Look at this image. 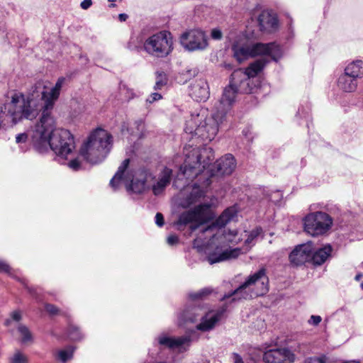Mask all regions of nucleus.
I'll use <instances>...</instances> for the list:
<instances>
[{"instance_id":"393cba45","label":"nucleus","mask_w":363,"mask_h":363,"mask_svg":"<svg viewBox=\"0 0 363 363\" xmlns=\"http://www.w3.org/2000/svg\"><path fill=\"white\" fill-rule=\"evenodd\" d=\"M332 247L327 245L317 250H312L311 262L315 265H321L330 256Z\"/></svg>"},{"instance_id":"7c9ffc66","label":"nucleus","mask_w":363,"mask_h":363,"mask_svg":"<svg viewBox=\"0 0 363 363\" xmlns=\"http://www.w3.org/2000/svg\"><path fill=\"white\" fill-rule=\"evenodd\" d=\"M212 292L211 288H204L196 292L190 293L189 296L193 301L203 299Z\"/></svg>"},{"instance_id":"473e14b6","label":"nucleus","mask_w":363,"mask_h":363,"mask_svg":"<svg viewBox=\"0 0 363 363\" xmlns=\"http://www.w3.org/2000/svg\"><path fill=\"white\" fill-rule=\"evenodd\" d=\"M232 360L233 363H257V359L255 357H242L238 353H233Z\"/></svg>"},{"instance_id":"f03ea898","label":"nucleus","mask_w":363,"mask_h":363,"mask_svg":"<svg viewBox=\"0 0 363 363\" xmlns=\"http://www.w3.org/2000/svg\"><path fill=\"white\" fill-rule=\"evenodd\" d=\"M130 162L125 159L118 167L117 172L110 181V186L113 190L119 189L120 186L125 184L128 191L135 193H142L147 189H152L155 196L161 194L165 188L170 184L172 177V170L164 167L156 179L151 172L141 169L136 173V178H133L132 173L125 171Z\"/></svg>"},{"instance_id":"ea45409f","label":"nucleus","mask_w":363,"mask_h":363,"mask_svg":"<svg viewBox=\"0 0 363 363\" xmlns=\"http://www.w3.org/2000/svg\"><path fill=\"white\" fill-rule=\"evenodd\" d=\"M322 320V318L320 315H311L308 320V323L312 325H318Z\"/></svg>"},{"instance_id":"aec40b11","label":"nucleus","mask_w":363,"mask_h":363,"mask_svg":"<svg viewBox=\"0 0 363 363\" xmlns=\"http://www.w3.org/2000/svg\"><path fill=\"white\" fill-rule=\"evenodd\" d=\"M241 253L240 248L225 249L217 246L214 251L208 252L206 260L210 264L224 262L230 259L238 257Z\"/></svg>"},{"instance_id":"a19ab883","label":"nucleus","mask_w":363,"mask_h":363,"mask_svg":"<svg viewBox=\"0 0 363 363\" xmlns=\"http://www.w3.org/2000/svg\"><path fill=\"white\" fill-rule=\"evenodd\" d=\"M45 310L48 313L51 315H56L58 313V308L52 304H46Z\"/></svg>"},{"instance_id":"a211bd4d","label":"nucleus","mask_w":363,"mask_h":363,"mask_svg":"<svg viewBox=\"0 0 363 363\" xmlns=\"http://www.w3.org/2000/svg\"><path fill=\"white\" fill-rule=\"evenodd\" d=\"M236 167V161L231 154H226L218 160L213 165L211 173H208V176L218 175H229L233 173Z\"/></svg>"},{"instance_id":"f704fd0d","label":"nucleus","mask_w":363,"mask_h":363,"mask_svg":"<svg viewBox=\"0 0 363 363\" xmlns=\"http://www.w3.org/2000/svg\"><path fill=\"white\" fill-rule=\"evenodd\" d=\"M262 229L256 228L252 230L250 234L248 235L247 238L245 240V243L247 247H250V245H254V240L261 234Z\"/></svg>"},{"instance_id":"1a4fd4ad","label":"nucleus","mask_w":363,"mask_h":363,"mask_svg":"<svg viewBox=\"0 0 363 363\" xmlns=\"http://www.w3.org/2000/svg\"><path fill=\"white\" fill-rule=\"evenodd\" d=\"M269 279L264 268L250 275L245 281L231 293L225 294L222 301H231L262 296L268 292Z\"/></svg>"},{"instance_id":"bb28decb","label":"nucleus","mask_w":363,"mask_h":363,"mask_svg":"<svg viewBox=\"0 0 363 363\" xmlns=\"http://www.w3.org/2000/svg\"><path fill=\"white\" fill-rule=\"evenodd\" d=\"M199 309L195 306L188 307L184 311L180 312L177 315V323L179 325H182L187 322H194L197 320L199 314L197 311Z\"/></svg>"},{"instance_id":"dca6fc26","label":"nucleus","mask_w":363,"mask_h":363,"mask_svg":"<svg viewBox=\"0 0 363 363\" xmlns=\"http://www.w3.org/2000/svg\"><path fill=\"white\" fill-rule=\"evenodd\" d=\"M265 363H294L295 354L289 348L270 349L263 354Z\"/></svg>"},{"instance_id":"bf43d9fd","label":"nucleus","mask_w":363,"mask_h":363,"mask_svg":"<svg viewBox=\"0 0 363 363\" xmlns=\"http://www.w3.org/2000/svg\"><path fill=\"white\" fill-rule=\"evenodd\" d=\"M361 287H362V289H363V281H362V283L361 284Z\"/></svg>"},{"instance_id":"f3484780","label":"nucleus","mask_w":363,"mask_h":363,"mask_svg":"<svg viewBox=\"0 0 363 363\" xmlns=\"http://www.w3.org/2000/svg\"><path fill=\"white\" fill-rule=\"evenodd\" d=\"M204 195V191L199 186H187L179 194V205L186 208L198 202Z\"/></svg>"},{"instance_id":"423d86ee","label":"nucleus","mask_w":363,"mask_h":363,"mask_svg":"<svg viewBox=\"0 0 363 363\" xmlns=\"http://www.w3.org/2000/svg\"><path fill=\"white\" fill-rule=\"evenodd\" d=\"M236 214L237 210L235 207L226 208L213 225L201 230L198 237L194 240V247L197 249L199 252H201L205 250L206 245L216 244V241L223 246L230 243H238L240 238L236 230L226 232L225 229H223V227L231 221Z\"/></svg>"},{"instance_id":"f8f14e48","label":"nucleus","mask_w":363,"mask_h":363,"mask_svg":"<svg viewBox=\"0 0 363 363\" xmlns=\"http://www.w3.org/2000/svg\"><path fill=\"white\" fill-rule=\"evenodd\" d=\"M143 49L151 56L165 57L173 50L172 36L166 30L153 34L145 40Z\"/></svg>"},{"instance_id":"9b49d317","label":"nucleus","mask_w":363,"mask_h":363,"mask_svg":"<svg viewBox=\"0 0 363 363\" xmlns=\"http://www.w3.org/2000/svg\"><path fill=\"white\" fill-rule=\"evenodd\" d=\"M213 217L211 204L203 203L179 214L178 219L173 223V225L177 230L182 231L187 225L193 224L191 225V229L194 230L198 225L207 223Z\"/></svg>"},{"instance_id":"2f4dec72","label":"nucleus","mask_w":363,"mask_h":363,"mask_svg":"<svg viewBox=\"0 0 363 363\" xmlns=\"http://www.w3.org/2000/svg\"><path fill=\"white\" fill-rule=\"evenodd\" d=\"M156 82L154 86L155 90H160L167 84L166 74L162 72H157Z\"/></svg>"},{"instance_id":"cd10ccee","label":"nucleus","mask_w":363,"mask_h":363,"mask_svg":"<svg viewBox=\"0 0 363 363\" xmlns=\"http://www.w3.org/2000/svg\"><path fill=\"white\" fill-rule=\"evenodd\" d=\"M75 348L72 346H67L65 348L57 350L55 352V359L62 362L66 363L73 357Z\"/></svg>"},{"instance_id":"79ce46f5","label":"nucleus","mask_w":363,"mask_h":363,"mask_svg":"<svg viewBox=\"0 0 363 363\" xmlns=\"http://www.w3.org/2000/svg\"><path fill=\"white\" fill-rule=\"evenodd\" d=\"M155 223L159 226L162 227L164 225V217L161 213H157L155 215Z\"/></svg>"},{"instance_id":"4468645a","label":"nucleus","mask_w":363,"mask_h":363,"mask_svg":"<svg viewBox=\"0 0 363 363\" xmlns=\"http://www.w3.org/2000/svg\"><path fill=\"white\" fill-rule=\"evenodd\" d=\"M305 231L317 236L325 233L332 225V219L325 213L315 212L306 216L303 220Z\"/></svg>"},{"instance_id":"72a5a7b5","label":"nucleus","mask_w":363,"mask_h":363,"mask_svg":"<svg viewBox=\"0 0 363 363\" xmlns=\"http://www.w3.org/2000/svg\"><path fill=\"white\" fill-rule=\"evenodd\" d=\"M18 331L21 335V341L23 342L31 340L32 336L30 332L26 325H20L18 327Z\"/></svg>"},{"instance_id":"c03bdc74","label":"nucleus","mask_w":363,"mask_h":363,"mask_svg":"<svg viewBox=\"0 0 363 363\" xmlns=\"http://www.w3.org/2000/svg\"><path fill=\"white\" fill-rule=\"evenodd\" d=\"M179 241V238L175 235H171L167 238V242L169 245H174Z\"/></svg>"},{"instance_id":"6ab92c4d","label":"nucleus","mask_w":363,"mask_h":363,"mask_svg":"<svg viewBox=\"0 0 363 363\" xmlns=\"http://www.w3.org/2000/svg\"><path fill=\"white\" fill-rule=\"evenodd\" d=\"M313 243L308 242L298 245L289 255L291 264L299 266L306 262H311Z\"/></svg>"},{"instance_id":"4d7b16f0","label":"nucleus","mask_w":363,"mask_h":363,"mask_svg":"<svg viewBox=\"0 0 363 363\" xmlns=\"http://www.w3.org/2000/svg\"><path fill=\"white\" fill-rule=\"evenodd\" d=\"M10 321H11V320H10L9 319L6 320V325H9V323H10Z\"/></svg>"},{"instance_id":"37998d69","label":"nucleus","mask_w":363,"mask_h":363,"mask_svg":"<svg viewBox=\"0 0 363 363\" xmlns=\"http://www.w3.org/2000/svg\"><path fill=\"white\" fill-rule=\"evenodd\" d=\"M211 35L214 40H220L222 38V32L219 29L215 28L212 30Z\"/></svg>"},{"instance_id":"a878e982","label":"nucleus","mask_w":363,"mask_h":363,"mask_svg":"<svg viewBox=\"0 0 363 363\" xmlns=\"http://www.w3.org/2000/svg\"><path fill=\"white\" fill-rule=\"evenodd\" d=\"M344 72L357 80L362 79L363 77V61L356 60L349 62L345 67Z\"/></svg>"},{"instance_id":"20e7f679","label":"nucleus","mask_w":363,"mask_h":363,"mask_svg":"<svg viewBox=\"0 0 363 363\" xmlns=\"http://www.w3.org/2000/svg\"><path fill=\"white\" fill-rule=\"evenodd\" d=\"M261 57L251 62L245 69H238L231 74L228 86L223 92L222 103L229 107L235 103L237 94L239 93H252L255 87L252 80L265 68L267 65L273 60L269 55H260Z\"/></svg>"},{"instance_id":"a18cd8bd","label":"nucleus","mask_w":363,"mask_h":363,"mask_svg":"<svg viewBox=\"0 0 363 363\" xmlns=\"http://www.w3.org/2000/svg\"><path fill=\"white\" fill-rule=\"evenodd\" d=\"M11 318L14 321H19L21 319V313L20 311H15L11 313Z\"/></svg>"},{"instance_id":"09e8293b","label":"nucleus","mask_w":363,"mask_h":363,"mask_svg":"<svg viewBox=\"0 0 363 363\" xmlns=\"http://www.w3.org/2000/svg\"><path fill=\"white\" fill-rule=\"evenodd\" d=\"M27 140V135L25 133L18 134L16 138L17 143H25Z\"/></svg>"},{"instance_id":"f257e3e1","label":"nucleus","mask_w":363,"mask_h":363,"mask_svg":"<svg viewBox=\"0 0 363 363\" xmlns=\"http://www.w3.org/2000/svg\"><path fill=\"white\" fill-rule=\"evenodd\" d=\"M67 79L59 77L55 84L48 91V82L38 80L33 84L27 95L16 92L11 101L6 105V110L14 123L22 120L33 121L41 113V125L49 130L54 123L52 111L58 99Z\"/></svg>"},{"instance_id":"9d476101","label":"nucleus","mask_w":363,"mask_h":363,"mask_svg":"<svg viewBox=\"0 0 363 363\" xmlns=\"http://www.w3.org/2000/svg\"><path fill=\"white\" fill-rule=\"evenodd\" d=\"M184 154L186 159L181 170L188 179L195 178L203 173L214 160L213 149L209 147H186Z\"/></svg>"},{"instance_id":"4c0bfd02","label":"nucleus","mask_w":363,"mask_h":363,"mask_svg":"<svg viewBox=\"0 0 363 363\" xmlns=\"http://www.w3.org/2000/svg\"><path fill=\"white\" fill-rule=\"evenodd\" d=\"M162 99V95L157 92H154L150 95V96L146 99L147 103L152 104L155 101H157Z\"/></svg>"},{"instance_id":"c756f323","label":"nucleus","mask_w":363,"mask_h":363,"mask_svg":"<svg viewBox=\"0 0 363 363\" xmlns=\"http://www.w3.org/2000/svg\"><path fill=\"white\" fill-rule=\"evenodd\" d=\"M10 363H28V357L20 350H16L9 357Z\"/></svg>"},{"instance_id":"c9c22d12","label":"nucleus","mask_w":363,"mask_h":363,"mask_svg":"<svg viewBox=\"0 0 363 363\" xmlns=\"http://www.w3.org/2000/svg\"><path fill=\"white\" fill-rule=\"evenodd\" d=\"M15 271L4 260L0 259V273H6L11 277H15Z\"/></svg>"},{"instance_id":"5fc2aeb1","label":"nucleus","mask_w":363,"mask_h":363,"mask_svg":"<svg viewBox=\"0 0 363 363\" xmlns=\"http://www.w3.org/2000/svg\"><path fill=\"white\" fill-rule=\"evenodd\" d=\"M363 277V274H358L355 276V279L359 281Z\"/></svg>"},{"instance_id":"6e6552de","label":"nucleus","mask_w":363,"mask_h":363,"mask_svg":"<svg viewBox=\"0 0 363 363\" xmlns=\"http://www.w3.org/2000/svg\"><path fill=\"white\" fill-rule=\"evenodd\" d=\"M111 138L106 130L101 128L95 130L81 147L79 155L92 164L101 162L111 150Z\"/></svg>"},{"instance_id":"13d9d810","label":"nucleus","mask_w":363,"mask_h":363,"mask_svg":"<svg viewBox=\"0 0 363 363\" xmlns=\"http://www.w3.org/2000/svg\"><path fill=\"white\" fill-rule=\"evenodd\" d=\"M108 1H111V2H113L115 1L116 0H108Z\"/></svg>"},{"instance_id":"b1692460","label":"nucleus","mask_w":363,"mask_h":363,"mask_svg":"<svg viewBox=\"0 0 363 363\" xmlns=\"http://www.w3.org/2000/svg\"><path fill=\"white\" fill-rule=\"evenodd\" d=\"M358 85V80L351 75L347 74L343 72L337 78V86L340 90L346 92L352 93L354 91Z\"/></svg>"},{"instance_id":"58836bf2","label":"nucleus","mask_w":363,"mask_h":363,"mask_svg":"<svg viewBox=\"0 0 363 363\" xmlns=\"http://www.w3.org/2000/svg\"><path fill=\"white\" fill-rule=\"evenodd\" d=\"M68 167L72 169L77 171L79 169L81 164L77 159H74L68 163Z\"/></svg>"},{"instance_id":"4be33fe9","label":"nucleus","mask_w":363,"mask_h":363,"mask_svg":"<svg viewBox=\"0 0 363 363\" xmlns=\"http://www.w3.org/2000/svg\"><path fill=\"white\" fill-rule=\"evenodd\" d=\"M224 309L211 311L201 318V321L196 325L199 330L206 332L212 330L216 324L221 319Z\"/></svg>"},{"instance_id":"ddd939ff","label":"nucleus","mask_w":363,"mask_h":363,"mask_svg":"<svg viewBox=\"0 0 363 363\" xmlns=\"http://www.w3.org/2000/svg\"><path fill=\"white\" fill-rule=\"evenodd\" d=\"M191 342L190 335L172 336L167 332H162L153 339V345L161 350L168 349L179 353L188 350Z\"/></svg>"},{"instance_id":"e433bc0d","label":"nucleus","mask_w":363,"mask_h":363,"mask_svg":"<svg viewBox=\"0 0 363 363\" xmlns=\"http://www.w3.org/2000/svg\"><path fill=\"white\" fill-rule=\"evenodd\" d=\"M122 93L125 95V99L129 101L135 97V93L131 89L128 88L125 85H123L121 87Z\"/></svg>"},{"instance_id":"3c124183","label":"nucleus","mask_w":363,"mask_h":363,"mask_svg":"<svg viewBox=\"0 0 363 363\" xmlns=\"http://www.w3.org/2000/svg\"><path fill=\"white\" fill-rule=\"evenodd\" d=\"M10 101H11V99ZM10 102H11V101H9V103H10ZM9 104V102H7V103H6V104H4V110H1V112H4V113L6 114V116H8V117L10 118L11 121L13 123L16 124V123H14V122L12 121L11 117L9 116V114L8 111H6V104ZM23 121V120H22V121ZM19 122H21V121H18V123H19ZM16 123H18V122H16Z\"/></svg>"},{"instance_id":"412c9836","label":"nucleus","mask_w":363,"mask_h":363,"mask_svg":"<svg viewBox=\"0 0 363 363\" xmlns=\"http://www.w3.org/2000/svg\"><path fill=\"white\" fill-rule=\"evenodd\" d=\"M189 95L197 101H206L210 95L209 86L206 79H196L189 86Z\"/></svg>"},{"instance_id":"7ed1b4c3","label":"nucleus","mask_w":363,"mask_h":363,"mask_svg":"<svg viewBox=\"0 0 363 363\" xmlns=\"http://www.w3.org/2000/svg\"><path fill=\"white\" fill-rule=\"evenodd\" d=\"M41 125L40 117L30 135L33 145L38 152H43L50 146L56 155L55 160L59 162H62L68 156L74 154L76 147L74 138L69 130L55 128V119L49 130Z\"/></svg>"},{"instance_id":"2eb2a0df","label":"nucleus","mask_w":363,"mask_h":363,"mask_svg":"<svg viewBox=\"0 0 363 363\" xmlns=\"http://www.w3.org/2000/svg\"><path fill=\"white\" fill-rule=\"evenodd\" d=\"M180 43L188 51L204 50L208 45V36L200 29H191L181 35Z\"/></svg>"},{"instance_id":"de8ad7c7","label":"nucleus","mask_w":363,"mask_h":363,"mask_svg":"<svg viewBox=\"0 0 363 363\" xmlns=\"http://www.w3.org/2000/svg\"><path fill=\"white\" fill-rule=\"evenodd\" d=\"M92 5L91 0H84L81 2L80 6L82 9L86 10Z\"/></svg>"},{"instance_id":"39448f33","label":"nucleus","mask_w":363,"mask_h":363,"mask_svg":"<svg viewBox=\"0 0 363 363\" xmlns=\"http://www.w3.org/2000/svg\"><path fill=\"white\" fill-rule=\"evenodd\" d=\"M223 96L215 106V111L207 116L206 110H201L197 113H192L186 121L184 130L193 137L201 138L203 141H211L218 133L219 125L223 123L225 115L231 110L235 103L225 107L222 103Z\"/></svg>"},{"instance_id":"6e6d98bb","label":"nucleus","mask_w":363,"mask_h":363,"mask_svg":"<svg viewBox=\"0 0 363 363\" xmlns=\"http://www.w3.org/2000/svg\"><path fill=\"white\" fill-rule=\"evenodd\" d=\"M29 291L32 294L35 295V292L33 289H29Z\"/></svg>"},{"instance_id":"c85d7f7f","label":"nucleus","mask_w":363,"mask_h":363,"mask_svg":"<svg viewBox=\"0 0 363 363\" xmlns=\"http://www.w3.org/2000/svg\"><path fill=\"white\" fill-rule=\"evenodd\" d=\"M67 336L70 340L73 341L80 340L83 337V335L79 328L72 324L69 325Z\"/></svg>"},{"instance_id":"0eeeda50","label":"nucleus","mask_w":363,"mask_h":363,"mask_svg":"<svg viewBox=\"0 0 363 363\" xmlns=\"http://www.w3.org/2000/svg\"><path fill=\"white\" fill-rule=\"evenodd\" d=\"M233 56L237 62H242L259 55H269L277 61L281 57L282 51L279 45L274 43H253L245 35H237L231 43Z\"/></svg>"},{"instance_id":"49530a36","label":"nucleus","mask_w":363,"mask_h":363,"mask_svg":"<svg viewBox=\"0 0 363 363\" xmlns=\"http://www.w3.org/2000/svg\"><path fill=\"white\" fill-rule=\"evenodd\" d=\"M304 363H323V361L318 357H309L305 359Z\"/></svg>"},{"instance_id":"5701e85b","label":"nucleus","mask_w":363,"mask_h":363,"mask_svg":"<svg viewBox=\"0 0 363 363\" xmlns=\"http://www.w3.org/2000/svg\"><path fill=\"white\" fill-rule=\"evenodd\" d=\"M260 30L263 32L271 33L278 27L277 16L269 11H263L258 16Z\"/></svg>"},{"instance_id":"603ef678","label":"nucleus","mask_w":363,"mask_h":363,"mask_svg":"<svg viewBox=\"0 0 363 363\" xmlns=\"http://www.w3.org/2000/svg\"><path fill=\"white\" fill-rule=\"evenodd\" d=\"M118 18L121 21H125L128 18V15L125 13H121L118 15Z\"/></svg>"},{"instance_id":"8fccbe9b","label":"nucleus","mask_w":363,"mask_h":363,"mask_svg":"<svg viewBox=\"0 0 363 363\" xmlns=\"http://www.w3.org/2000/svg\"><path fill=\"white\" fill-rule=\"evenodd\" d=\"M297 115L300 116V117L306 118L308 116V111H305L303 108H298V111L297 112Z\"/></svg>"},{"instance_id":"864d4df0","label":"nucleus","mask_w":363,"mask_h":363,"mask_svg":"<svg viewBox=\"0 0 363 363\" xmlns=\"http://www.w3.org/2000/svg\"><path fill=\"white\" fill-rule=\"evenodd\" d=\"M135 125L137 126L138 128H139L140 127H143V121L140 120L135 121Z\"/></svg>"}]
</instances>
